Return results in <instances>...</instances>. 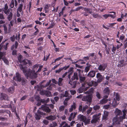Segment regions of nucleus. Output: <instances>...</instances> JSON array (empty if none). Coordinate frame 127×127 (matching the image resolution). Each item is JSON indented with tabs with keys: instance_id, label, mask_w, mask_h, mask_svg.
<instances>
[{
	"instance_id": "1",
	"label": "nucleus",
	"mask_w": 127,
	"mask_h": 127,
	"mask_svg": "<svg viewBox=\"0 0 127 127\" xmlns=\"http://www.w3.org/2000/svg\"><path fill=\"white\" fill-rule=\"evenodd\" d=\"M37 72H35V70H32L30 71L29 69L26 72L25 75L27 77V79H28V77H29L32 79H34L36 78L37 77Z\"/></svg>"
},
{
	"instance_id": "2",
	"label": "nucleus",
	"mask_w": 127,
	"mask_h": 127,
	"mask_svg": "<svg viewBox=\"0 0 127 127\" xmlns=\"http://www.w3.org/2000/svg\"><path fill=\"white\" fill-rule=\"evenodd\" d=\"M45 115V113L38 110L37 111V113L35 114V117L36 120H39L40 119L42 116Z\"/></svg>"
},
{
	"instance_id": "3",
	"label": "nucleus",
	"mask_w": 127,
	"mask_h": 127,
	"mask_svg": "<svg viewBox=\"0 0 127 127\" xmlns=\"http://www.w3.org/2000/svg\"><path fill=\"white\" fill-rule=\"evenodd\" d=\"M39 94L42 95H45L47 97H50L51 96V92L47 90H40Z\"/></svg>"
},
{
	"instance_id": "4",
	"label": "nucleus",
	"mask_w": 127,
	"mask_h": 127,
	"mask_svg": "<svg viewBox=\"0 0 127 127\" xmlns=\"http://www.w3.org/2000/svg\"><path fill=\"white\" fill-rule=\"evenodd\" d=\"M100 114H96L93 116V119L91 121L92 123H94L96 122L99 118Z\"/></svg>"
},
{
	"instance_id": "5",
	"label": "nucleus",
	"mask_w": 127,
	"mask_h": 127,
	"mask_svg": "<svg viewBox=\"0 0 127 127\" xmlns=\"http://www.w3.org/2000/svg\"><path fill=\"white\" fill-rule=\"evenodd\" d=\"M85 83L83 84L82 85V87H80L77 90V92L79 93H81L84 91H85L87 90L88 87H84Z\"/></svg>"
},
{
	"instance_id": "6",
	"label": "nucleus",
	"mask_w": 127,
	"mask_h": 127,
	"mask_svg": "<svg viewBox=\"0 0 127 127\" xmlns=\"http://www.w3.org/2000/svg\"><path fill=\"white\" fill-rule=\"evenodd\" d=\"M82 100L83 101H87L89 102H91L92 101V97L89 95L83 97Z\"/></svg>"
},
{
	"instance_id": "7",
	"label": "nucleus",
	"mask_w": 127,
	"mask_h": 127,
	"mask_svg": "<svg viewBox=\"0 0 127 127\" xmlns=\"http://www.w3.org/2000/svg\"><path fill=\"white\" fill-rule=\"evenodd\" d=\"M96 78L98 79L97 82L99 83H100L103 79L104 77L100 73H98L96 74Z\"/></svg>"
},
{
	"instance_id": "8",
	"label": "nucleus",
	"mask_w": 127,
	"mask_h": 127,
	"mask_svg": "<svg viewBox=\"0 0 127 127\" xmlns=\"http://www.w3.org/2000/svg\"><path fill=\"white\" fill-rule=\"evenodd\" d=\"M40 109H41L43 110L44 111L47 112L49 113L51 112V109L48 107L45 106V105H42L41 108H39Z\"/></svg>"
},
{
	"instance_id": "9",
	"label": "nucleus",
	"mask_w": 127,
	"mask_h": 127,
	"mask_svg": "<svg viewBox=\"0 0 127 127\" xmlns=\"http://www.w3.org/2000/svg\"><path fill=\"white\" fill-rule=\"evenodd\" d=\"M108 96L107 95H104L103 97V99L100 101V103H106L108 101H110L111 100L110 99H107L108 98Z\"/></svg>"
},
{
	"instance_id": "10",
	"label": "nucleus",
	"mask_w": 127,
	"mask_h": 127,
	"mask_svg": "<svg viewBox=\"0 0 127 127\" xmlns=\"http://www.w3.org/2000/svg\"><path fill=\"white\" fill-rule=\"evenodd\" d=\"M16 76L13 77V79L19 82H21V78L20 75L18 73H16Z\"/></svg>"
},
{
	"instance_id": "11",
	"label": "nucleus",
	"mask_w": 127,
	"mask_h": 127,
	"mask_svg": "<svg viewBox=\"0 0 127 127\" xmlns=\"http://www.w3.org/2000/svg\"><path fill=\"white\" fill-rule=\"evenodd\" d=\"M98 83L94 81L93 80H92L90 82H89L88 83V85L90 86H93L94 87H95L98 85Z\"/></svg>"
},
{
	"instance_id": "12",
	"label": "nucleus",
	"mask_w": 127,
	"mask_h": 127,
	"mask_svg": "<svg viewBox=\"0 0 127 127\" xmlns=\"http://www.w3.org/2000/svg\"><path fill=\"white\" fill-rule=\"evenodd\" d=\"M71 81V80L70 79L68 82V83L71 85L72 86V88H75L76 87V85L77 83V81Z\"/></svg>"
},
{
	"instance_id": "13",
	"label": "nucleus",
	"mask_w": 127,
	"mask_h": 127,
	"mask_svg": "<svg viewBox=\"0 0 127 127\" xmlns=\"http://www.w3.org/2000/svg\"><path fill=\"white\" fill-rule=\"evenodd\" d=\"M112 124L113 125H116V124H120V123L118 121V117L116 116L114 117L112 120Z\"/></svg>"
},
{
	"instance_id": "14",
	"label": "nucleus",
	"mask_w": 127,
	"mask_h": 127,
	"mask_svg": "<svg viewBox=\"0 0 127 127\" xmlns=\"http://www.w3.org/2000/svg\"><path fill=\"white\" fill-rule=\"evenodd\" d=\"M88 108V106L87 105H85L82 108V106L81 105H80L79 109V110L80 111H82V113H83L85 112L86 109Z\"/></svg>"
},
{
	"instance_id": "15",
	"label": "nucleus",
	"mask_w": 127,
	"mask_h": 127,
	"mask_svg": "<svg viewBox=\"0 0 127 127\" xmlns=\"http://www.w3.org/2000/svg\"><path fill=\"white\" fill-rule=\"evenodd\" d=\"M106 66L104 64H100L98 68V69L100 71H104Z\"/></svg>"
},
{
	"instance_id": "16",
	"label": "nucleus",
	"mask_w": 127,
	"mask_h": 127,
	"mask_svg": "<svg viewBox=\"0 0 127 127\" xmlns=\"http://www.w3.org/2000/svg\"><path fill=\"white\" fill-rule=\"evenodd\" d=\"M95 71L94 70H92L88 73L87 76L93 78L95 76Z\"/></svg>"
},
{
	"instance_id": "17",
	"label": "nucleus",
	"mask_w": 127,
	"mask_h": 127,
	"mask_svg": "<svg viewBox=\"0 0 127 127\" xmlns=\"http://www.w3.org/2000/svg\"><path fill=\"white\" fill-rule=\"evenodd\" d=\"M56 118L55 115H50L46 117L45 118L48 120L53 121Z\"/></svg>"
},
{
	"instance_id": "18",
	"label": "nucleus",
	"mask_w": 127,
	"mask_h": 127,
	"mask_svg": "<svg viewBox=\"0 0 127 127\" xmlns=\"http://www.w3.org/2000/svg\"><path fill=\"white\" fill-rule=\"evenodd\" d=\"M78 74L76 72H75L74 73L73 76L70 80H71V81H73L75 79L78 80Z\"/></svg>"
},
{
	"instance_id": "19",
	"label": "nucleus",
	"mask_w": 127,
	"mask_h": 127,
	"mask_svg": "<svg viewBox=\"0 0 127 127\" xmlns=\"http://www.w3.org/2000/svg\"><path fill=\"white\" fill-rule=\"evenodd\" d=\"M78 117L79 120L83 122L84 119H86V117L83 115H79L78 116Z\"/></svg>"
},
{
	"instance_id": "20",
	"label": "nucleus",
	"mask_w": 127,
	"mask_h": 127,
	"mask_svg": "<svg viewBox=\"0 0 127 127\" xmlns=\"http://www.w3.org/2000/svg\"><path fill=\"white\" fill-rule=\"evenodd\" d=\"M59 127H70V126L68 125L65 122H62Z\"/></svg>"
},
{
	"instance_id": "21",
	"label": "nucleus",
	"mask_w": 127,
	"mask_h": 127,
	"mask_svg": "<svg viewBox=\"0 0 127 127\" xmlns=\"http://www.w3.org/2000/svg\"><path fill=\"white\" fill-rule=\"evenodd\" d=\"M124 63V60L120 61L119 62V64L118 65V66L119 67H120L125 66L126 64Z\"/></svg>"
},
{
	"instance_id": "22",
	"label": "nucleus",
	"mask_w": 127,
	"mask_h": 127,
	"mask_svg": "<svg viewBox=\"0 0 127 127\" xmlns=\"http://www.w3.org/2000/svg\"><path fill=\"white\" fill-rule=\"evenodd\" d=\"M79 78V81L81 83H82L85 82L86 80V77L82 76L80 74H78Z\"/></svg>"
},
{
	"instance_id": "23",
	"label": "nucleus",
	"mask_w": 127,
	"mask_h": 127,
	"mask_svg": "<svg viewBox=\"0 0 127 127\" xmlns=\"http://www.w3.org/2000/svg\"><path fill=\"white\" fill-rule=\"evenodd\" d=\"M115 113L116 116L118 117V116H120L122 115V113L121 110L117 108L116 109L115 112Z\"/></svg>"
},
{
	"instance_id": "24",
	"label": "nucleus",
	"mask_w": 127,
	"mask_h": 127,
	"mask_svg": "<svg viewBox=\"0 0 127 127\" xmlns=\"http://www.w3.org/2000/svg\"><path fill=\"white\" fill-rule=\"evenodd\" d=\"M20 67L21 70H22L23 71L25 75V73H26V72L28 70H26V69L27 68V67H24L23 66V65L22 64L20 65Z\"/></svg>"
},
{
	"instance_id": "25",
	"label": "nucleus",
	"mask_w": 127,
	"mask_h": 127,
	"mask_svg": "<svg viewBox=\"0 0 127 127\" xmlns=\"http://www.w3.org/2000/svg\"><path fill=\"white\" fill-rule=\"evenodd\" d=\"M0 98L1 100L4 99L5 100H8V96L6 94H1Z\"/></svg>"
},
{
	"instance_id": "26",
	"label": "nucleus",
	"mask_w": 127,
	"mask_h": 127,
	"mask_svg": "<svg viewBox=\"0 0 127 127\" xmlns=\"http://www.w3.org/2000/svg\"><path fill=\"white\" fill-rule=\"evenodd\" d=\"M109 113L108 112L105 111L104 112V115L102 117V119L103 120H106L108 117Z\"/></svg>"
},
{
	"instance_id": "27",
	"label": "nucleus",
	"mask_w": 127,
	"mask_h": 127,
	"mask_svg": "<svg viewBox=\"0 0 127 127\" xmlns=\"http://www.w3.org/2000/svg\"><path fill=\"white\" fill-rule=\"evenodd\" d=\"M21 85L23 86H25L27 83V81L25 78H22L21 79Z\"/></svg>"
},
{
	"instance_id": "28",
	"label": "nucleus",
	"mask_w": 127,
	"mask_h": 127,
	"mask_svg": "<svg viewBox=\"0 0 127 127\" xmlns=\"http://www.w3.org/2000/svg\"><path fill=\"white\" fill-rule=\"evenodd\" d=\"M23 6V5L22 4H20L19 6L17 9V12H22L21 14L22 15L23 14V11H22V8Z\"/></svg>"
},
{
	"instance_id": "29",
	"label": "nucleus",
	"mask_w": 127,
	"mask_h": 127,
	"mask_svg": "<svg viewBox=\"0 0 127 127\" xmlns=\"http://www.w3.org/2000/svg\"><path fill=\"white\" fill-rule=\"evenodd\" d=\"M35 98L36 100L38 102V103H42V99L39 96L36 95L35 97Z\"/></svg>"
},
{
	"instance_id": "30",
	"label": "nucleus",
	"mask_w": 127,
	"mask_h": 127,
	"mask_svg": "<svg viewBox=\"0 0 127 127\" xmlns=\"http://www.w3.org/2000/svg\"><path fill=\"white\" fill-rule=\"evenodd\" d=\"M103 93L104 94H107L109 95V89L108 88H105L103 91Z\"/></svg>"
},
{
	"instance_id": "31",
	"label": "nucleus",
	"mask_w": 127,
	"mask_h": 127,
	"mask_svg": "<svg viewBox=\"0 0 127 127\" xmlns=\"http://www.w3.org/2000/svg\"><path fill=\"white\" fill-rule=\"evenodd\" d=\"M76 104H73L71 106L69 109V111L70 112H72L73 110L75 109L76 108Z\"/></svg>"
},
{
	"instance_id": "32",
	"label": "nucleus",
	"mask_w": 127,
	"mask_h": 127,
	"mask_svg": "<svg viewBox=\"0 0 127 127\" xmlns=\"http://www.w3.org/2000/svg\"><path fill=\"white\" fill-rule=\"evenodd\" d=\"M90 122V119H87L86 117V119H84V121L83 122L84 123L85 125H86L89 124Z\"/></svg>"
},
{
	"instance_id": "33",
	"label": "nucleus",
	"mask_w": 127,
	"mask_h": 127,
	"mask_svg": "<svg viewBox=\"0 0 127 127\" xmlns=\"http://www.w3.org/2000/svg\"><path fill=\"white\" fill-rule=\"evenodd\" d=\"M88 63H87V66H86L85 67V69L84 70V72H88L90 69V67L91 66V65H88Z\"/></svg>"
},
{
	"instance_id": "34",
	"label": "nucleus",
	"mask_w": 127,
	"mask_h": 127,
	"mask_svg": "<svg viewBox=\"0 0 127 127\" xmlns=\"http://www.w3.org/2000/svg\"><path fill=\"white\" fill-rule=\"evenodd\" d=\"M29 61L27 59H25L23 60L22 62L21 63V64L24 65H25L28 63H29Z\"/></svg>"
},
{
	"instance_id": "35",
	"label": "nucleus",
	"mask_w": 127,
	"mask_h": 127,
	"mask_svg": "<svg viewBox=\"0 0 127 127\" xmlns=\"http://www.w3.org/2000/svg\"><path fill=\"white\" fill-rule=\"evenodd\" d=\"M63 80V79L61 78H59L58 81V83L59 86H61L63 85L62 82Z\"/></svg>"
},
{
	"instance_id": "36",
	"label": "nucleus",
	"mask_w": 127,
	"mask_h": 127,
	"mask_svg": "<svg viewBox=\"0 0 127 127\" xmlns=\"http://www.w3.org/2000/svg\"><path fill=\"white\" fill-rule=\"evenodd\" d=\"M14 90V87H10L8 89V91L9 93H13Z\"/></svg>"
},
{
	"instance_id": "37",
	"label": "nucleus",
	"mask_w": 127,
	"mask_h": 127,
	"mask_svg": "<svg viewBox=\"0 0 127 127\" xmlns=\"http://www.w3.org/2000/svg\"><path fill=\"white\" fill-rule=\"evenodd\" d=\"M57 126V124L55 122H53L51 123L49 126V127H55Z\"/></svg>"
},
{
	"instance_id": "38",
	"label": "nucleus",
	"mask_w": 127,
	"mask_h": 127,
	"mask_svg": "<svg viewBox=\"0 0 127 127\" xmlns=\"http://www.w3.org/2000/svg\"><path fill=\"white\" fill-rule=\"evenodd\" d=\"M6 112L8 114H9L10 113V112L8 110H0V113H4Z\"/></svg>"
},
{
	"instance_id": "39",
	"label": "nucleus",
	"mask_w": 127,
	"mask_h": 127,
	"mask_svg": "<svg viewBox=\"0 0 127 127\" xmlns=\"http://www.w3.org/2000/svg\"><path fill=\"white\" fill-rule=\"evenodd\" d=\"M70 95H71L69 94L67 91H66L65 92L64 94H63V95H62V96L66 97H69Z\"/></svg>"
},
{
	"instance_id": "40",
	"label": "nucleus",
	"mask_w": 127,
	"mask_h": 127,
	"mask_svg": "<svg viewBox=\"0 0 127 127\" xmlns=\"http://www.w3.org/2000/svg\"><path fill=\"white\" fill-rule=\"evenodd\" d=\"M109 13H113L114 14H108L109 15V16H110L111 18H114L115 17V12H109Z\"/></svg>"
},
{
	"instance_id": "41",
	"label": "nucleus",
	"mask_w": 127,
	"mask_h": 127,
	"mask_svg": "<svg viewBox=\"0 0 127 127\" xmlns=\"http://www.w3.org/2000/svg\"><path fill=\"white\" fill-rule=\"evenodd\" d=\"M49 101V98H47L46 99H42V103H47Z\"/></svg>"
},
{
	"instance_id": "42",
	"label": "nucleus",
	"mask_w": 127,
	"mask_h": 127,
	"mask_svg": "<svg viewBox=\"0 0 127 127\" xmlns=\"http://www.w3.org/2000/svg\"><path fill=\"white\" fill-rule=\"evenodd\" d=\"M12 14L11 12H10L9 15H8L7 19L9 21H10L12 18Z\"/></svg>"
},
{
	"instance_id": "43",
	"label": "nucleus",
	"mask_w": 127,
	"mask_h": 127,
	"mask_svg": "<svg viewBox=\"0 0 127 127\" xmlns=\"http://www.w3.org/2000/svg\"><path fill=\"white\" fill-rule=\"evenodd\" d=\"M34 87L35 89L38 91H40L41 90V87H40V86L39 85H37L36 86H35Z\"/></svg>"
},
{
	"instance_id": "44",
	"label": "nucleus",
	"mask_w": 127,
	"mask_h": 127,
	"mask_svg": "<svg viewBox=\"0 0 127 127\" xmlns=\"http://www.w3.org/2000/svg\"><path fill=\"white\" fill-rule=\"evenodd\" d=\"M96 96L99 99H100L101 98L100 94L98 92H96Z\"/></svg>"
},
{
	"instance_id": "45",
	"label": "nucleus",
	"mask_w": 127,
	"mask_h": 127,
	"mask_svg": "<svg viewBox=\"0 0 127 127\" xmlns=\"http://www.w3.org/2000/svg\"><path fill=\"white\" fill-rule=\"evenodd\" d=\"M72 97V96L71 95H70L69 97H68L65 99L64 102V103H67V101L69 100Z\"/></svg>"
},
{
	"instance_id": "46",
	"label": "nucleus",
	"mask_w": 127,
	"mask_h": 127,
	"mask_svg": "<svg viewBox=\"0 0 127 127\" xmlns=\"http://www.w3.org/2000/svg\"><path fill=\"white\" fill-rule=\"evenodd\" d=\"M93 17L95 18H97L98 17H100V16L97 14L94 13L92 14Z\"/></svg>"
},
{
	"instance_id": "47",
	"label": "nucleus",
	"mask_w": 127,
	"mask_h": 127,
	"mask_svg": "<svg viewBox=\"0 0 127 127\" xmlns=\"http://www.w3.org/2000/svg\"><path fill=\"white\" fill-rule=\"evenodd\" d=\"M93 108L95 110H96L99 109L100 108V107L98 105H96L94 106Z\"/></svg>"
},
{
	"instance_id": "48",
	"label": "nucleus",
	"mask_w": 127,
	"mask_h": 127,
	"mask_svg": "<svg viewBox=\"0 0 127 127\" xmlns=\"http://www.w3.org/2000/svg\"><path fill=\"white\" fill-rule=\"evenodd\" d=\"M3 27L5 33H7L8 32L7 31V29L6 26L5 25H4Z\"/></svg>"
},
{
	"instance_id": "49",
	"label": "nucleus",
	"mask_w": 127,
	"mask_h": 127,
	"mask_svg": "<svg viewBox=\"0 0 127 127\" xmlns=\"http://www.w3.org/2000/svg\"><path fill=\"white\" fill-rule=\"evenodd\" d=\"M90 9H88V8H84V10L85 11H87L88 12V13H89L91 14L92 13V11Z\"/></svg>"
},
{
	"instance_id": "50",
	"label": "nucleus",
	"mask_w": 127,
	"mask_h": 127,
	"mask_svg": "<svg viewBox=\"0 0 127 127\" xmlns=\"http://www.w3.org/2000/svg\"><path fill=\"white\" fill-rule=\"evenodd\" d=\"M2 59L3 61L6 64H7L8 63V62L7 59H6V58H2Z\"/></svg>"
},
{
	"instance_id": "51",
	"label": "nucleus",
	"mask_w": 127,
	"mask_h": 127,
	"mask_svg": "<svg viewBox=\"0 0 127 127\" xmlns=\"http://www.w3.org/2000/svg\"><path fill=\"white\" fill-rule=\"evenodd\" d=\"M14 6V2L13 0H12L10 4V6L11 8H13Z\"/></svg>"
},
{
	"instance_id": "52",
	"label": "nucleus",
	"mask_w": 127,
	"mask_h": 127,
	"mask_svg": "<svg viewBox=\"0 0 127 127\" xmlns=\"http://www.w3.org/2000/svg\"><path fill=\"white\" fill-rule=\"evenodd\" d=\"M8 8V6L7 4H6L4 6V7L3 9V11L4 12V13H5L6 12V10H7Z\"/></svg>"
},
{
	"instance_id": "53",
	"label": "nucleus",
	"mask_w": 127,
	"mask_h": 127,
	"mask_svg": "<svg viewBox=\"0 0 127 127\" xmlns=\"http://www.w3.org/2000/svg\"><path fill=\"white\" fill-rule=\"evenodd\" d=\"M50 6V5L47 4L45 5V6L44 7V9L45 11V12H47V11L46 9H48L49 8Z\"/></svg>"
},
{
	"instance_id": "54",
	"label": "nucleus",
	"mask_w": 127,
	"mask_h": 127,
	"mask_svg": "<svg viewBox=\"0 0 127 127\" xmlns=\"http://www.w3.org/2000/svg\"><path fill=\"white\" fill-rule=\"evenodd\" d=\"M64 109V106H62L59 107V110L60 111H63Z\"/></svg>"
},
{
	"instance_id": "55",
	"label": "nucleus",
	"mask_w": 127,
	"mask_h": 127,
	"mask_svg": "<svg viewBox=\"0 0 127 127\" xmlns=\"http://www.w3.org/2000/svg\"><path fill=\"white\" fill-rule=\"evenodd\" d=\"M22 56L21 55H19L18 57V60L19 61V62L20 63L22 62Z\"/></svg>"
},
{
	"instance_id": "56",
	"label": "nucleus",
	"mask_w": 127,
	"mask_h": 127,
	"mask_svg": "<svg viewBox=\"0 0 127 127\" xmlns=\"http://www.w3.org/2000/svg\"><path fill=\"white\" fill-rule=\"evenodd\" d=\"M73 115V113H71L70 116L68 119V120L69 121H71L72 119L73 120V118H72V116Z\"/></svg>"
},
{
	"instance_id": "57",
	"label": "nucleus",
	"mask_w": 127,
	"mask_h": 127,
	"mask_svg": "<svg viewBox=\"0 0 127 127\" xmlns=\"http://www.w3.org/2000/svg\"><path fill=\"white\" fill-rule=\"evenodd\" d=\"M43 123L46 125H47L49 123V121L46 120H44L43 121Z\"/></svg>"
},
{
	"instance_id": "58",
	"label": "nucleus",
	"mask_w": 127,
	"mask_h": 127,
	"mask_svg": "<svg viewBox=\"0 0 127 127\" xmlns=\"http://www.w3.org/2000/svg\"><path fill=\"white\" fill-rule=\"evenodd\" d=\"M116 99L118 101H119L120 99V96L118 93H116Z\"/></svg>"
},
{
	"instance_id": "59",
	"label": "nucleus",
	"mask_w": 127,
	"mask_h": 127,
	"mask_svg": "<svg viewBox=\"0 0 127 127\" xmlns=\"http://www.w3.org/2000/svg\"><path fill=\"white\" fill-rule=\"evenodd\" d=\"M71 94L72 95H74L76 93V91L75 90H71L70 91Z\"/></svg>"
},
{
	"instance_id": "60",
	"label": "nucleus",
	"mask_w": 127,
	"mask_h": 127,
	"mask_svg": "<svg viewBox=\"0 0 127 127\" xmlns=\"http://www.w3.org/2000/svg\"><path fill=\"white\" fill-rule=\"evenodd\" d=\"M51 80H50L48 82H47L46 83V84L45 85V87H48L51 84Z\"/></svg>"
},
{
	"instance_id": "61",
	"label": "nucleus",
	"mask_w": 127,
	"mask_h": 127,
	"mask_svg": "<svg viewBox=\"0 0 127 127\" xmlns=\"http://www.w3.org/2000/svg\"><path fill=\"white\" fill-rule=\"evenodd\" d=\"M4 55L5 53H3L1 52H0V60L3 56H4Z\"/></svg>"
},
{
	"instance_id": "62",
	"label": "nucleus",
	"mask_w": 127,
	"mask_h": 127,
	"mask_svg": "<svg viewBox=\"0 0 127 127\" xmlns=\"http://www.w3.org/2000/svg\"><path fill=\"white\" fill-rule=\"evenodd\" d=\"M52 84H51L49 86H48L47 88L46 89L49 90H52Z\"/></svg>"
},
{
	"instance_id": "63",
	"label": "nucleus",
	"mask_w": 127,
	"mask_h": 127,
	"mask_svg": "<svg viewBox=\"0 0 127 127\" xmlns=\"http://www.w3.org/2000/svg\"><path fill=\"white\" fill-rule=\"evenodd\" d=\"M9 43H7L5 45H3L2 46V47H3V48L5 50H7V46L8 45Z\"/></svg>"
},
{
	"instance_id": "64",
	"label": "nucleus",
	"mask_w": 127,
	"mask_h": 127,
	"mask_svg": "<svg viewBox=\"0 0 127 127\" xmlns=\"http://www.w3.org/2000/svg\"><path fill=\"white\" fill-rule=\"evenodd\" d=\"M92 110V108H90L88 110L87 112V114H89L91 112V111Z\"/></svg>"
}]
</instances>
